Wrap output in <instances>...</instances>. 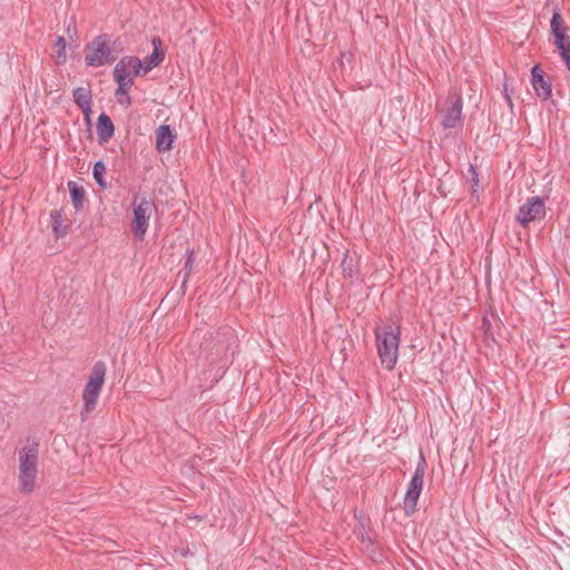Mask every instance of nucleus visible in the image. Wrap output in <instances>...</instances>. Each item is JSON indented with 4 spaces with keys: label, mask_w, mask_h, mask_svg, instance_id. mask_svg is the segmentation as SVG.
Wrapping results in <instances>:
<instances>
[{
    "label": "nucleus",
    "mask_w": 570,
    "mask_h": 570,
    "mask_svg": "<svg viewBox=\"0 0 570 570\" xmlns=\"http://www.w3.org/2000/svg\"><path fill=\"white\" fill-rule=\"evenodd\" d=\"M400 327L393 325L376 327L375 337L381 364L387 371H392L397 362L400 347Z\"/></svg>",
    "instance_id": "1"
},
{
    "label": "nucleus",
    "mask_w": 570,
    "mask_h": 570,
    "mask_svg": "<svg viewBox=\"0 0 570 570\" xmlns=\"http://www.w3.org/2000/svg\"><path fill=\"white\" fill-rule=\"evenodd\" d=\"M38 452L39 444L29 440L19 452V481L22 492L30 493L35 489L38 473Z\"/></svg>",
    "instance_id": "2"
},
{
    "label": "nucleus",
    "mask_w": 570,
    "mask_h": 570,
    "mask_svg": "<svg viewBox=\"0 0 570 570\" xmlns=\"http://www.w3.org/2000/svg\"><path fill=\"white\" fill-rule=\"evenodd\" d=\"M90 52L85 56V62L89 67H101L114 62L118 58L121 48H117V40H111L108 33L97 36L87 47Z\"/></svg>",
    "instance_id": "3"
},
{
    "label": "nucleus",
    "mask_w": 570,
    "mask_h": 570,
    "mask_svg": "<svg viewBox=\"0 0 570 570\" xmlns=\"http://www.w3.org/2000/svg\"><path fill=\"white\" fill-rule=\"evenodd\" d=\"M106 371V364L102 361H97L91 368L88 382L82 392L83 409L80 413L82 421H86L89 413L97 406L105 383Z\"/></svg>",
    "instance_id": "4"
},
{
    "label": "nucleus",
    "mask_w": 570,
    "mask_h": 570,
    "mask_svg": "<svg viewBox=\"0 0 570 570\" xmlns=\"http://www.w3.org/2000/svg\"><path fill=\"white\" fill-rule=\"evenodd\" d=\"M425 468L426 461L423 454H421L404 497V512L407 517L416 511L417 500L423 487Z\"/></svg>",
    "instance_id": "5"
},
{
    "label": "nucleus",
    "mask_w": 570,
    "mask_h": 570,
    "mask_svg": "<svg viewBox=\"0 0 570 570\" xmlns=\"http://www.w3.org/2000/svg\"><path fill=\"white\" fill-rule=\"evenodd\" d=\"M132 207L134 219L131 224V232L135 238L142 240L148 229L150 215L155 209V204L145 197L140 199L135 197Z\"/></svg>",
    "instance_id": "6"
},
{
    "label": "nucleus",
    "mask_w": 570,
    "mask_h": 570,
    "mask_svg": "<svg viewBox=\"0 0 570 570\" xmlns=\"http://www.w3.org/2000/svg\"><path fill=\"white\" fill-rule=\"evenodd\" d=\"M546 216V205L541 197L533 196L527 199V202L520 206L517 214V220L527 227L529 223L541 220Z\"/></svg>",
    "instance_id": "7"
},
{
    "label": "nucleus",
    "mask_w": 570,
    "mask_h": 570,
    "mask_svg": "<svg viewBox=\"0 0 570 570\" xmlns=\"http://www.w3.org/2000/svg\"><path fill=\"white\" fill-rule=\"evenodd\" d=\"M462 97L455 90L450 91L442 115V126L446 129L455 128L462 120Z\"/></svg>",
    "instance_id": "8"
},
{
    "label": "nucleus",
    "mask_w": 570,
    "mask_h": 570,
    "mask_svg": "<svg viewBox=\"0 0 570 570\" xmlns=\"http://www.w3.org/2000/svg\"><path fill=\"white\" fill-rule=\"evenodd\" d=\"M226 334L227 333H223V334L217 333V335L215 337H210L209 340H206L202 344V348L204 351L210 350L208 355H207V361L210 364H216L223 357L227 356L228 344H227V341L225 338Z\"/></svg>",
    "instance_id": "9"
},
{
    "label": "nucleus",
    "mask_w": 570,
    "mask_h": 570,
    "mask_svg": "<svg viewBox=\"0 0 570 570\" xmlns=\"http://www.w3.org/2000/svg\"><path fill=\"white\" fill-rule=\"evenodd\" d=\"M551 35L553 36V45L558 50L570 48V37L566 33L567 27L562 20L559 10H554L550 21Z\"/></svg>",
    "instance_id": "10"
},
{
    "label": "nucleus",
    "mask_w": 570,
    "mask_h": 570,
    "mask_svg": "<svg viewBox=\"0 0 570 570\" xmlns=\"http://www.w3.org/2000/svg\"><path fill=\"white\" fill-rule=\"evenodd\" d=\"M531 82L538 97L544 100L551 97V83L544 79V72L538 65L531 69Z\"/></svg>",
    "instance_id": "11"
},
{
    "label": "nucleus",
    "mask_w": 570,
    "mask_h": 570,
    "mask_svg": "<svg viewBox=\"0 0 570 570\" xmlns=\"http://www.w3.org/2000/svg\"><path fill=\"white\" fill-rule=\"evenodd\" d=\"M130 63H136L137 67L139 66V59L137 57H134V56H126V57H122L118 63L115 66L114 68V80L116 82H130V83H134V80L132 78L130 77V73H129V68H128V65Z\"/></svg>",
    "instance_id": "12"
},
{
    "label": "nucleus",
    "mask_w": 570,
    "mask_h": 570,
    "mask_svg": "<svg viewBox=\"0 0 570 570\" xmlns=\"http://www.w3.org/2000/svg\"><path fill=\"white\" fill-rule=\"evenodd\" d=\"M176 138L169 125H160L156 129V148L160 153L169 151Z\"/></svg>",
    "instance_id": "13"
},
{
    "label": "nucleus",
    "mask_w": 570,
    "mask_h": 570,
    "mask_svg": "<svg viewBox=\"0 0 570 570\" xmlns=\"http://www.w3.org/2000/svg\"><path fill=\"white\" fill-rule=\"evenodd\" d=\"M115 134V126L110 119V117L106 114H100L97 120V136L98 142L104 145L109 141V139Z\"/></svg>",
    "instance_id": "14"
},
{
    "label": "nucleus",
    "mask_w": 570,
    "mask_h": 570,
    "mask_svg": "<svg viewBox=\"0 0 570 570\" xmlns=\"http://www.w3.org/2000/svg\"><path fill=\"white\" fill-rule=\"evenodd\" d=\"M151 42H153V46H154V51L151 52V55L147 56L145 58V60L142 61V63H144V72H142V75H146L153 68H155L158 65H160L161 61L165 58V53L161 50V40H160V38L156 37V38L153 39Z\"/></svg>",
    "instance_id": "15"
},
{
    "label": "nucleus",
    "mask_w": 570,
    "mask_h": 570,
    "mask_svg": "<svg viewBox=\"0 0 570 570\" xmlns=\"http://www.w3.org/2000/svg\"><path fill=\"white\" fill-rule=\"evenodd\" d=\"M72 97L75 104L79 107V109L85 114L88 118L91 112L92 106V96L89 89L78 87L72 91Z\"/></svg>",
    "instance_id": "16"
},
{
    "label": "nucleus",
    "mask_w": 570,
    "mask_h": 570,
    "mask_svg": "<svg viewBox=\"0 0 570 570\" xmlns=\"http://www.w3.org/2000/svg\"><path fill=\"white\" fill-rule=\"evenodd\" d=\"M68 189L73 208L78 212L82 209L85 203V189L76 181H68Z\"/></svg>",
    "instance_id": "17"
},
{
    "label": "nucleus",
    "mask_w": 570,
    "mask_h": 570,
    "mask_svg": "<svg viewBox=\"0 0 570 570\" xmlns=\"http://www.w3.org/2000/svg\"><path fill=\"white\" fill-rule=\"evenodd\" d=\"M187 254L188 255L186 257V261H185V264H184V268H183V274H184L183 275V281H181L180 289L178 292V294L180 296L185 295L186 284L188 282L190 273L193 272L194 263H195L194 250L193 249H187Z\"/></svg>",
    "instance_id": "18"
},
{
    "label": "nucleus",
    "mask_w": 570,
    "mask_h": 570,
    "mask_svg": "<svg viewBox=\"0 0 570 570\" xmlns=\"http://www.w3.org/2000/svg\"><path fill=\"white\" fill-rule=\"evenodd\" d=\"M341 265L344 277L353 279L358 274L357 261L348 253L344 254Z\"/></svg>",
    "instance_id": "19"
},
{
    "label": "nucleus",
    "mask_w": 570,
    "mask_h": 570,
    "mask_svg": "<svg viewBox=\"0 0 570 570\" xmlns=\"http://www.w3.org/2000/svg\"><path fill=\"white\" fill-rule=\"evenodd\" d=\"M118 83V88L116 89L115 91V96H116V99H117V102L121 106H124L125 108H128L131 106L132 101H131V98L128 94V90L130 89V87L134 85V83H130V82H117Z\"/></svg>",
    "instance_id": "20"
},
{
    "label": "nucleus",
    "mask_w": 570,
    "mask_h": 570,
    "mask_svg": "<svg viewBox=\"0 0 570 570\" xmlns=\"http://www.w3.org/2000/svg\"><path fill=\"white\" fill-rule=\"evenodd\" d=\"M52 230L57 238H61L68 234V225L63 224L61 214L58 210H52L50 214Z\"/></svg>",
    "instance_id": "21"
},
{
    "label": "nucleus",
    "mask_w": 570,
    "mask_h": 570,
    "mask_svg": "<svg viewBox=\"0 0 570 570\" xmlns=\"http://www.w3.org/2000/svg\"><path fill=\"white\" fill-rule=\"evenodd\" d=\"M105 174H106V166H105L104 161L98 160L94 165L92 175H94V178H95L97 185L102 189L107 188Z\"/></svg>",
    "instance_id": "22"
},
{
    "label": "nucleus",
    "mask_w": 570,
    "mask_h": 570,
    "mask_svg": "<svg viewBox=\"0 0 570 570\" xmlns=\"http://www.w3.org/2000/svg\"><path fill=\"white\" fill-rule=\"evenodd\" d=\"M53 48L57 49V51H56L57 58H58L57 63L65 62L67 59V57H66V40L62 36L57 37V39L53 43Z\"/></svg>",
    "instance_id": "23"
},
{
    "label": "nucleus",
    "mask_w": 570,
    "mask_h": 570,
    "mask_svg": "<svg viewBox=\"0 0 570 570\" xmlns=\"http://www.w3.org/2000/svg\"><path fill=\"white\" fill-rule=\"evenodd\" d=\"M128 68L132 70L134 75L135 76H144L142 72H144V63L142 61L139 59V66L137 67L136 63H130L128 65Z\"/></svg>",
    "instance_id": "24"
},
{
    "label": "nucleus",
    "mask_w": 570,
    "mask_h": 570,
    "mask_svg": "<svg viewBox=\"0 0 570 570\" xmlns=\"http://www.w3.org/2000/svg\"><path fill=\"white\" fill-rule=\"evenodd\" d=\"M562 60L564 61L568 70H570V48L559 50Z\"/></svg>",
    "instance_id": "25"
},
{
    "label": "nucleus",
    "mask_w": 570,
    "mask_h": 570,
    "mask_svg": "<svg viewBox=\"0 0 570 570\" xmlns=\"http://www.w3.org/2000/svg\"><path fill=\"white\" fill-rule=\"evenodd\" d=\"M469 173L471 174V179L474 184V186H479V175H478V171H476V168L474 166H470L469 168Z\"/></svg>",
    "instance_id": "26"
},
{
    "label": "nucleus",
    "mask_w": 570,
    "mask_h": 570,
    "mask_svg": "<svg viewBox=\"0 0 570 570\" xmlns=\"http://www.w3.org/2000/svg\"><path fill=\"white\" fill-rule=\"evenodd\" d=\"M505 99H507V101L509 102V105H510V106H512V101H511V98H510V96H509V95H505Z\"/></svg>",
    "instance_id": "27"
}]
</instances>
